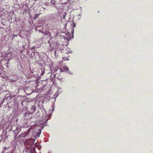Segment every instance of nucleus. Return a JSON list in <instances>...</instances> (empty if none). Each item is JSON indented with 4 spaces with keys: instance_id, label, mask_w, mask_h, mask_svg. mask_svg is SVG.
<instances>
[{
    "instance_id": "obj_6",
    "label": "nucleus",
    "mask_w": 153,
    "mask_h": 153,
    "mask_svg": "<svg viewBox=\"0 0 153 153\" xmlns=\"http://www.w3.org/2000/svg\"><path fill=\"white\" fill-rule=\"evenodd\" d=\"M55 3V0H52L51 3L52 4H54Z\"/></svg>"
},
{
    "instance_id": "obj_3",
    "label": "nucleus",
    "mask_w": 153,
    "mask_h": 153,
    "mask_svg": "<svg viewBox=\"0 0 153 153\" xmlns=\"http://www.w3.org/2000/svg\"><path fill=\"white\" fill-rule=\"evenodd\" d=\"M29 131L27 132H25L24 133H22L21 134V136L22 137H25L29 134Z\"/></svg>"
},
{
    "instance_id": "obj_5",
    "label": "nucleus",
    "mask_w": 153,
    "mask_h": 153,
    "mask_svg": "<svg viewBox=\"0 0 153 153\" xmlns=\"http://www.w3.org/2000/svg\"><path fill=\"white\" fill-rule=\"evenodd\" d=\"M39 15H40V14H36L35 15V16L34 18V19H36L38 18L39 17Z\"/></svg>"
},
{
    "instance_id": "obj_1",
    "label": "nucleus",
    "mask_w": 153,
    "mask_h": 153,
    "mask_svg": "<svg viewBox=\"0 0 153 153\" xmlns=\"http://www.w3.org/2000/svg\"><path fill=\"white\" fill-rule=\"evenodd\" d=\"M60 71L61 72L65 71V72L68 71V67L66 66H63L61 67L60 69Z\"/></svg>"
},
{
    "instance_id": "obj_2",
    "label": "nucleus",
    "mask_w": 153,
    "mask_h": 153,
    "mask_svg": "<svg viewBox=\"0 0 153 153\" xmlns=\"http://www.w3.org/2000/svg\"><path fill=\"white\" fill-rule=\"evenodd\" d=\"M42 33L44 35H48L50 38H51V33L49 31H46L45 32H42Z\"/></svg>"
},
{
    "instance_id": "obj_7",
    "label": "nucleus",
    "mask_w": 153,
    "mask_h": 153,
    "mask_svg": "<svg viewBox=\"0 0 153 153\" xmlns=\"http://www.w3.org/2000/svg\"><path fill=\"white\" fill-rule=\"evenodd\" d=\"M61 52L62 53H63L64 52V50L62 49V50H61Z\"/></svg>"
},
{
    "instance_id": "obj_4",
    "label": "nucleus",
    "mask_w": 153,
    "mask_h": 153,
    "mask_svg": "<svg viewBox=\"0 0 153 153\" xmlns=\"http://www.w3.org/2000/svg\"><path fill=\"white\" fill-rule=\"evenodd\" d=\"M42 73L41 74V75H43L45 73V70L44 69H41Z\"/></svg>"
}]
</instances>
